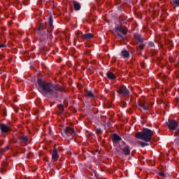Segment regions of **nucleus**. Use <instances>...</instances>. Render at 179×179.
I'll return each mask as SVG.
<instances>
[{"mask_svg":"<svg viewBox=\"0 0 179 179\" xmlns=\"http://www.w3.org/2000/svg\"><path fill=\"white\" fill-rule=\"evenodd\" d=\"M38 90L41 93H52L54 91L59 90V87L58 85L55 86L52 84H47L43 81L41 79H38Z\"/></svg>","mask_w":179,"mask_h":179,"instance_id":"f257e3e1","label":"nucleus"},{"mask_svg":"<svg viewBox=\"0 0 179 179\" xmlns=\"http://www.w3.org/2000/svg\"><path fill=\"white\" fill-rule=\"evenodd\" d=\"M136 136L138 139H141L144 142H150L152 136H153V131L148 128H144L142 131L138 132Z\"/></svg>","mask_w":179,"mask_h":179,"instance_id":"f03ea898","label":"nucleus"},{"mask_svg":"<svg viewBox=\"0 0 179 179\" xmlns=\"http://www.w3.org/2000/svg\"><path fill=\"white\" fill-rule=\"evenodd\" d=\"M115 31L119 37H122V36H125V34H127L128 30L124 27L117 26L115 27Z\"/></svg>","mask_w":179,"mask_h":179,"instance_id":"7ed1b4c3","label":"nucleus"},{"mask_svg":"<svg viewBox=\"0 0 179 179\" xmlns=\"http://www.w3.org/2000/svg\"><path fill=\"white\" fill-rule=\"evenodd\" d=\"M166 125L170 131H176L178 127V123L176 120H169V122H166Z\"/></svg>","mask_w":179,"mask_h":179,"instance_id":"20e7f679","label":"nucleus"},{"mask_svg":"<svg viewBox=\"0 0 179 179\" xmlns=\"http://www.w3.org/2000/svg\"><path fill=\"white\" fill-rule=\"evenodd\" d=\"M72 134H75V130L70 127H66L62 132L63 136H69V135H72Z\"/></svg>","mask_w":179,"mask_h":179,"instance_id":"39448f33","label":"nucleus"},{"mask_svg":"<svg viewBox=\"0 0 179 179\" xmlns=\"http://www.w3.org/2000/svg\"><path fill=\"white\" fill-rule=\"evenodd\" d=\"M122 145L124 146L122 148V152L125 155V156H129L131 155V150H129V146L125 145V142H122Z\"/></svg>","mask_w":179,"mask_h":179,"instance_id":"423d86ee","label":"nucleus"},{"mask_svg":"<svg viewBox=\"0 0 179 179\" xmlns=\"http://www.w3.org/2000/svg\"><path fill=\"white\" fill-rule=\"evenodd\" d=\"M117 93L120 94H129V91L124 86H121L117 90Z\"/></svg>","mask_w":179,"mask_h":179,"instance_id":"0eeeda50","label":"nucleus"},{"mask_svg":"<svg viewBox=\"0 0 179 179\" xmlns=\"http://www.w3.org/2000/svg\"><path fill=\"white\" fill-rule=\"evenodd\" d=\"M0 129L1 132H9V131H10V128L9 127V126L5 124H2L0 125Z\"/></svg>","mask_w":179,"mask_h":179,"instance_id":"6e6552de","label":"nucleus"},{"mask_svg":"<svg viewBox=\"0 0 179 179\" xmlns=\"http://www.w3.org/2000/svg\"><path fill=\"white\" fill-rule=\"evenodd\" d=\"M58 157H59V155H58V151L57 150V148H55L52 152V160H55V162H57L58 160Z\"/></svg>","mask_w":179,"mask_h":179,"instance_id":"1a4fd4ad","label":"nucleus"},{"mask_svg":"<svg viewBox=\"0 0 179 179\" xmlns=\"http://www.w3.org/2000/svg\"><path fill=\"white\" fill-rule=\"evenodd\" d=\"M82 37L83 40H90V38H93V34H84L80 36Z\"/></svg>","mask_w":179,"mask_h":179,"instance_id":"9d476101","label":"nucleus"},{"mask_svg":"<svg viewBox=\"0 0 179 179\" xmlns=\"http://www.w3.org/2000/svg\"><path fill=\"white\" fill-rule=\"evenodd\" d=\"M121 141V137H120V136H118L117 134H113V141L115 143H117V142Z\"/></svg>","mask_w":179,"mask_h":179,"instance_id":"9b49d317","label":"nucleus"},{"mask_svg":"<svg viewBox=\"0 0 179 179\" xmlns=\"http://www.w3.org/2000/svg\"><path fill=\"white\" fill-rule=\"evenodd\" d=\"M73 6H74L75 10H79L80 9V3H79L77 1L73 2Z\"/></svg>","mask_w":179,"mask_h":179,"instance_id":"f8f14e48","label":"nucleus"},{"mask_svg":"<svg viewBox=\"0 0 179 179\" xmlns=\"http://www.w3.org/2000/svg\"><path fill=\"white\" fill-rule=\"evenodd\" d=\"M122 57H124V58H128L129 57V52L127 50H123L122 52Z\"/></svg>","mask_w":179,"mask_h":179,"instance_id":"ddd939ff","label":"nucleus"},{"mask_svg":"<svg viewBox=\"0 0 179 179\" xmlns=\"http://www.w3.org/2000/svg\"><path fill=\"white\" fill-rule=\"evenodd\" d=\"M107 76L109 79H115V75L112 72H108Z\"/></svg>","mask_w":179,"mask_h":179,"instance_id":"4468645a","label":"nucleus"},{"mask_svg":"<svg viewBox=\"0 0 179 179\" xmlns=\"http://www.w3.org/2000/svg\"><path fill=\"white\" fill-rule=\"evenodd\" d=\"M140 107H142V108H143V110H148L149 105L146 103H141Z\"/></svg>","mask_w":179,"mask_h":179,"instance_id":"2eb2a0df","label":"nucleus"},{"mask_svg":"<svg viewBox=\"0 0 179 179\" xmlns=\"http://www.w3.org/2000/svg\"><path fill=\"white\" fill-rule=\"evenodd\" d=\"M134 38H136V40H138L139 43H142L143 41V40L141 38V35L139 34H134Z\"/></svg>","mask_w":179,"mask_h":179,"instance_id":"dca6fc26","label":"nucleus"},{"mask_svg":"<svg viewBox=\"0 0 179 179\" xmlns=\"http://www.w3.org/2000/svg\"><path fill=\"white\" fill-rule=\"evenodd\" d=\"M171 5L173 6H179V0H173L171 1Z\"/></svg>","mask_w":179,"mask_h":179,"instance_id":"f3484780","label":"nucleus"},{"mask_svg":"<svg viewBox=\"0 0 179 179\" xmlns=\"http://www.w3.org/2000/svg\"><path fill=\"white\" fill-rule=\"evenodd\" d=\"M85 95L87 96V97H94V95H93L92 91H86Z\"/></svg>","mask_w":179,"mask_h":179,"instance_id":"a211bd4d","label":"nucleus"},{"mask_svg":"<svg viewBox=\"0 0 179 179\" xmlns=\"http://www.w3.org/2000/svg\"><path fill=\"white\" fill-rule=\"evenodd\" d=\"M138 143H139V145H141V146L142 148H145V146L149 145V144L148 143H145V142H143V141H138Z\"/></svg>","mask_w":179,"mask_h":179,"instance_id":"6ab92c4d","label":"nucleus"},{"mask_svg":"<svg viewBox=\"0 0 179 179\" xmlns=\"http://www.w3.org/2000/svg\"><path fill=\"white\" fill-rule=\"evenodd\" d=\"M49 24L50 26H52V15L49 16Z\"/></svg>","mask_w":179,"mask_h":179,"instance_id":"aec40b11","label":"nucleus"},{"mask_svg":"<svg viewBox=\"0 0 179 179\" xmlns=\"http://www.w3.org/2000/svg\"><path fill=\"white\" fill-rule=\"evenodd\" d=\"M58 108L59 109L60 113L64 112V106L62 105H58Z\"/></svg>","mask_w":179,"mask_h":179,"instance_id":"412c9836","label":"nucleus"},{"mask_svg":"<svg viewBox=\"0 0 179 179\" xmlns=\"http://www.w3.org/2000/svg\"><path fill=\"white\" fill-rule=\"evenodd\" d=\"M21 141H22V142H24V143H26V142H27V136L22 137Z\"/></svg>","mask_w":179,"mask_h":179,"instance_id":"4be33fe9","label":"nucleus"},{"mask_svg":"<svg viewBox=\"0 0 179 179\" xmlns=\"http://www.w3.org/2000/svg\"><path fill=\"white\" fill-rule=\"evenodd\" d=\"M145 47V45L143 44H140L138 48L140 50H143V48Z\"/></svg>","mask_w":179,"mask_h":179,"instance_id":"5701e85b","label":"nucleus"},{"mask_svg":"<svg viewBox=\"0 0 179 179\" xmlns=\"http://www.w3.org/2000/svg\"><path fill=\"white\" fill-rule=\"evenodd\" d=\"M149 45H150V47H153L155 45V44L153 43V42H150Z\"/></svg>","mask_w":179,"mask_h":179,"instance_id":"b1692460","label":"nucleus"},{"mask_svg":"<svg viewBox=\"0 0 179 179\" xmlns=\"http://www.w3.org/2000/svg\"><path fill=\"white\" fill-rule=\"evenodd\" d=\"M159 176H162V177H166L163 172L159 173Z\"/></svg>","mask_w":179,"mask_h":179,"instance_id":"393cba45","label":"nucleus"},{"mask_svg":"<svg viewBox=\"0 0 179 179\" xmlns=\"http://www.w3.org/2000/svg\"><path fill=\"white\" fill-rule=\"evenodd\" d=\"M3 47H6V45H1V44H0V48H3Z\"/></svg>","mask_w":179,"mask_h":179,"instance_id":"a878e982","label":"nucleus"},{"mask_svg":"<svg viewBox=\"0 0 179 179\" xmlns=\"http://www.w3.org/2000/svg\"><path fill=\"white\" fill-rule=\"evenodd\" d=\"M8 149H9L8 148H6L3 150V152H6V150H8Z\"/></svg>","mask_w":179,"mask_h":179,"instance_id":"bb28decb","label":"nucleus"},{"mask_svg":"<svg viewBox=\"0 0 179 179\" xmlns=\"http://www.w3.org/2000/svg\"><path fill=\"white\" fill-rule=\"evenodd\" d=\"M78 34H80V32Z\"/></svg>","mask_w":179,"mask_h":179,"instance_id":"cd10ccee","label":"nucleus"}]
</instances>
